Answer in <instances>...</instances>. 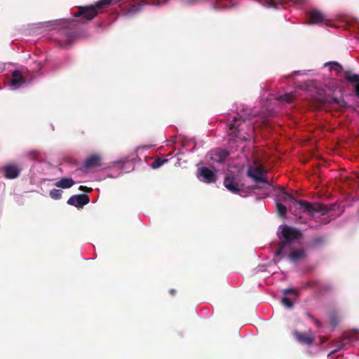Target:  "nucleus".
I'll list each match as a JSON object with an SVG mask.
<instances>
[{"label":"nucleus","instance_id":"nucleus-1","mask_svg":"<svg viewBox=\"0 0 359 359\" xmlns=\"http://www.w3.org/2000/svg\"><path fill=\"white\" fill-rule=\"evenodd\" d=\"M280 232L278 233V236L280 241L278 245L277 250L275 252L276 257H280L282 255L289 252L292 249V243L302 238L301 231L294 227L287 225L280 226Z\"/></svg>","mask_w":359,"mask_h":359},{"label":"nucleus","instance_id":"nucleus-2","mask_svg":"<svg viewBox=\"0 0 359 359\" xmlns=\"http://www.w3.org/2000/svg\"><path fill=\"white\" fill-rule=\"evenodd\" d=\"M281 197L282 200L284 201L290 200L294 205H298L299 208L302 210L303 212L307 213L309 215H313L316 212H319L322 215H325L330 210L329 208L321 203H311L306 201H297L292 195L285 191L282 193Z\"/></svg>","mask_w":359,"mask_h":359},{"label":"nucleus","instance_id":"nucleus-3","mask_svg":"<svg viewBox=\"0 0 359 359\" xmlns=\"http://www.w3.org/2000/svg\"><path fill=\"white\" fill-rule=\"evenodd\" d=\"M112 1L113 0H100L93 5L79 6L77 11L73 13V16L84 20H91L97 15L100 10L108 7Z\"/></svg>","mask_w":359,"mask_h":359},{"label":"nucleus","instance_id":"nucleus-4","mask_svg":"<svg viewBox=\"0 0 359 359\" xmlns=\"http://www.w3.org/2000/svg\"><path fill=\"white\" fill-rule=\"evenodd\" d=\"M267 170L263 165L259 163L257 160H254L247 170V175L257 183H264L269 184V181L266 177Z\"/></svg>","mask_w":359,"mask_h":359},{"label":"nucleus","instance_id":"nucleus-5","mask_svg":"<svg viewBox=\"0 0 359 359\" xmlns=\"http://www.w3.org/2000/svg\"><path fill=\"white\" fill-rule=\"evenodd\" d=\"M245 123V120L241 119V116H234L231 123L229 125V135L233 137H238L241 140H245L246 137L242 134L243 125Z\"/></svg>","mask_w":359,"mask_h":359},{"label":"nucleus","instance_id":"nucleus-6","mask_svg":"<svg viewBox=\"0 0 359 359\" xmlns=\"http://www.w3.org/2000/svg\"><path fill=\"white\" fill-rule=\"evenodd\" d=\"M102 165L101 156L99 154H93L86 158L80 170L83 172H88L90 170L100 168Z\"/></svg>","mask_w":359,"mask_h":359},{"label":"nucleus","instance_id":"nucleus-7","mask_svg":"<svg viewBox=\"0 0 359 359\" xmlns=\"http://www.w3.org/2000/svg\"><path fill=\"white\" fill-rule=\"evenodd\" d=\"M90 202V198L87 194L74 195L71 196L67 203L76 208H82Z\"/></svg>","mask_w":359,"mask_h":359},{"label":"nucleus","instance_id":"nucleus-8","mask_svg":"<svg viewBox=\"0 0 359 359\" xmlns=\"http://www.w3.org/2000/svg\"><path fill=\"white\" fill-rule=\"evenodd\" d=\"M224 187L233 194H238L241 191L239 184L235 177L231 174H228L224 180Z\"/></svg>","mask_w":359,"mask_h":359},{"label":"nucleus","instance_id":"nucleus-9","mask_svg":"<svg viewBox=\"0 0 359 359\" xmlns=\"http://www.w3.org/2000/svg\"><path fill=\"white\" fill-rule=\"evenodd\" d=\"M308 24H320L326 20L325 15L318 10L313 9L306 14Z\"/></svg>","mask_w":359,"mask_h":359},{"label":"nucleus","instance_id":"nucleus-10","mask_svg":"<svg viewBox=\"0 0 359 359\" xmlns=\"http://www.w3.org/2000/svg\"><path fill=\"white\" fill-rule=\"evenodd\" d=\"M21 169L15 164H7L4 167V177L7 179H15L19 177Z\"/></svg>","mask_w":359,"mask_h":359},{"label":"nucleus","instance_id":"nucleus-11","mask_svg":"<svg viewBox=\"0 0 359 359\" xmlns=\"http://www.w3.org/2000/svg\"><path fill=\"white\" fill-rule=\"evenodd\" d=\"M26 83V79L22 76L21 72L15 70L12 73V78L10 81V86L13 89H18Z\"/></svg>","mask_w":359,"mask_h":359},{"label":"nucleus","instance_id":"nucleus-12","mask_svg":"<svg viewBox=\"0 0 359 359\" xmlns=\"http://www.w3.org/2000/svg\"><path fill=\"white\" fill-rule=\"evenodd\" d=\"M199 175L203 177V181L207 183L215 182L217 176L215 173L207 167H202L198 169Z\"/></svg>","mask_w":359,"mask_h":359},{"label":"nucleus","instance_id":"nucleus-13","mask_svg":"<svg viewBox=\"0 0 359 359\" xmlns=\"http://www.w3.org/2000/svg\"><path fill=\"white\" fill-rule=\"evenodd\" d=\"M288 254V259L293 263L298 262L306 257V252L304 249L290 250Z\"/></svg>","mask_w":359,"mask_h":359},{"label":"nucleus","instance_id":"nucleus-14","mask_svg":"<svg viewBox=\"0 0 359 359\" xmlns=\"http://www.w3.org/2000/svg\"><path fill=\"white\" fill-rule=\"evenodd\" d=\"M345 79L350 82L355 83L354 86V93L355 96L359 98V75L358 74H351L350 72H345Z\"/></svg>","mask_w":359,"mask_h":359},{"label":"nucleus","instance_id":"nucleus-15","mask_svg":"<svg viewBox=\"0 0 359 359\" xmlns=\"http://www.w3.org/2000/svg\"><path fill=\"white\" fill-rule=\"evenodd\" d=\"M237 4L236 0H215L213 5L215 9H228L234 7Z\"/></svg>","mask_w":359,"mask_h":359},{"label":"nucleus","instance_id":"nucleus-16","mask_svg":"<svg viewBox=\"0 0 359 359\" xmlns=\"http://www.w3.org/2000/svg\"><path fill=\"white\" fill-rule=\"evenodd\" d=\"M293 335L299 343L303 344L311 345L314 341V338L308 336L306 333L294 331Z\"/></svg>","mask_w":359,"mask_h":359},{"label":"nucleus","instance_id":"nucleus-17","mask_svg":"<svg viewBox=\"0 0 359 359\" xmlns=\"http://www.w3.org/2000/svg\"><path fill=\"white\" fill-rule=\"evenodd\" d=\"M74 184L75 182L72 178L63 177L57 181L55 185L58 188L68 189L72 187Z\"/></svg>","mask_w":359,"mask_h":359},{"label":"nucleus","instance_id":"nucleus-18","mask_svg":"<svg viewBox=\"0 0 359 359\" xmlns=\"http://www.w3.org/2000/svg\"><path fill=\"white\" fill-rule=\"evenodd\" d=\"M326 102L329 104H336L339 108H346L347 103L341 98L329 97L326 100Z\"/></svg>","mask_w":359,"mask_h":359},{"label":"nucleus","instance_id":"nucleus-19","mask_svg":"<svg viewBox=\"0 0 359 359\" xmlns=\"http://www.w3.org/2000/svg\"><path fill=\"white\" fill-rule=\"evenodd\" d=\"M26 156L30 160L41 161V153L37 149H31L27 151Z\"/></svg>","mask_w":359,"mask_h":359},{"label":"nucleus","instance_id":"nucleus-20","mask_svg":"<svg viewBox=\"0 0 359 359\" xmlns=\"http://www.w3.org/2000/svg\"><path fill=\"white\" fill-rule=\"evenodd\" d=\"M146 4H147L146 1H144L140 2L137 4H133L128 8V13L131 14V15L133 13H135L138 12L144 5H146Z\"/></svg>","mask_w":359,"mask_h":359},{"label":"nucleus","instance_id":"nucleus-21","mask_svg":"<svg viewBox=\"0 0 359 359\" xmlns=\"http://www.w3.org/2000/svg\"><path fill=\"white\" fill-rule=\"evenodd\" d=\"M168 161V160L167 158H157L153 161V163L151 165V167L153 169H157Z\"/></svg>","mask_w":359,"mask_h":359},{"label":"nucleus","instance_id":"nucleus-22","mask_svg":"<svg viewBox=\"0 0 359 359\" xmlns=\"http://www.w3.org/2000/svg\"><path fill=\"white\" fill-rule=\"evenodd\" d=\"M276 210L278 214L281 217H284L287 213L286 206L280 203H276Z\"/></svg>","mask_w":359,"mask_h":359},{"label":"nucleus","instance_id":"nucleus-23","mask_svg":"<svg viewBox=\"0 0 359 359\" xmlns=\"http://www.w3.org/2000/svg\"><path fill=\"white\" fill-rule=\"evenodd\" d=\"M278 100L281 102L290 103L294 100V95L292 93H285L283 95H280Z\"/></svg>","mask_w":359,"mask_h":359},{"label":"nucleus","instance_id":"nucleus-24","mask_svg":"<svg viewBox=\"0 0 359 359\" xmlns=\"http://www.w3.org/2000/svg\"><path fill=\"white\" fill-rule=\"evenodd\" d=\"M62 194V190L53 189L50 191V196L54 200H58L61 198Z\"/></svg>","mask_w":359,"mask_h":359},{"label":"nucleus","instance_id":"nucleus-25","mask_svg":"<svg viewBox=\"0 0 359 359\" xmlns=\"http://www.w3.org/2000/svg\"><path fill=\"white\" fill-rule=\"evenodd\" d=\"M229 153L227 151H222L217 154L218 158L216 161L218 163H222L226 157L229 156Z\"/></svg>","mask_w":359,"mask_h":359},{"label":"nucleus","instance_id":"nucleus-26","mask_svg":"<svg viewBox=\"0 0 359 359\" xmlns=\"http://www.w3.org/2000/svg\"><path fill=\"white\" fill-rule=\"evenodd\" d=\"M281 303L285 307H286L287 309L293 308L292 302L287 297H284L282 298Z\"/></svg>","mask_w":359,"mask_h":359},{"label":"nucleus","instance_id":"nucleus-27","mask_svg":"<svg viewBox=\"0 0 359 359\" xmlns=\"http://www.w3.org/2000/svg\"><path fill=\"white\" fill-rule=\"evenodd\" d=\"M331 66L332 69H334L337 71L341 72L342 70V67L336 62H332L329 64Z\"/></svg>","mask_w":359,"mask_h":359},{"label":"nucleus","instance_id":"nucleus-28","mask_svg":"<svg viewBox=\"0 0 359 359\" xmlns=\"http://www.w3.org/2000/svg\"><path fill=\"white\" fill-rule=\"evenodd\" d=\"M306 316H308L311 320H312L315 323V324H316L318 327H320L322 326L321 323H320L319 320H318L315 319V318H313V317L310 313H306Z\"/></svg>","mask_w":359,"mask_h":359},{"label":"nucleus","instance_id":"nucleus-29","mask_svg":"<svg viewBox=\"0 0 359 359\" xmlns=\"http://www.w3.org/2000/svg\"><path fill=\"white\" fill-rule=\"evenodd\" d=\"M168 0H155L153 1L152 5L160 6L167 4Z\"/></svg>","mask_w":359,"mask_h":359},{"label":"nucleus","instance_id":"nucleus-30","mask_svg":"<svg viewBox=\"0 0 359 359\" xmlns=\"http://www.w3.org/2000/svg\"><path fill=\"white\" fill-rule=\"evenodd\" d=\"M208 0H186V3L189 5L196 4L199 2H205Z\"/></svg>","mask_w":359,"mask_h":359},{"label":"nucleus","instance_id":"nucleus-31","mask_svg":"<svg viewBox=\"0 0 359 359\" xmlns=\"http://www.w3.org/2000/svg\"><path fill=\"white\" fill-rule=\"evenodd\" d=\"M283 293L285 295H288L290 294H296V290L292 288H288L283 290Z\"/></svg>","mask_w":359,"mask_h":359},{"label":"nucleus","instance_id":"nucleus-32","mask_svg":"<svg viewBox=\"0 0 359 359\" xmlns=\"http://www.w3.org/2000/svg\"><path fill=\"white\" fill-rule=\"evenodd\" d=\"M79 189L80 191H84V192H87V193H90L92 191V188H90V187H87L86 186H80Z\"/></svg>","mask_w":359,"mask_h":359},{"label":"nucleus","instance_id":"nucleus-33","mask_svg":"<svg viewBox=\"0 0 359 359\" xmlns=\"http://www.w3.org/2000/svg\"><path fill=\"white\" fill-rule=\"evenodd\" d=\"M318 284H319L318 281H309L307 283V285L309 287L318 286Z\"/></svg>","mask_w":359,"mask_h":359},{"label":"nucleus","instance_id":"nucleus-34","mask_svg":"<svg viewBox=\"0 0 359 359\" xmlns=\"http://www.w3.org/2000/svg\"><path fill=\"white\" fill-rule=\"evenodd\" d=\"M344 344H342V343H341V344H340V346L338 347V348H337V349H336L335 351H334L333 352H335V351H338V350L342 349V348H343V347H344Z\"/></svg>","mask_w":359,"mask_h":359},{"label":"nucleus","instance_id":"nucleus-35","mask_svg":"<svg viewBox=\"0 0 359 359\" xmlns=\"http://www.w3.org/2000/svg\"><path fill=\"white\" fill-rule=\"evenodd\" d=\"M321 241H322L321 238H316V239H315V240L313 241V242H314L315 243H316V244H317V243H320Z\"/></svg>","mask_w":359,"mask_h":359},{"label":"nucleus","instance_id":"nucleus-36","mask_svg":"<svg viewBox=\"0 0 359 359\" xmlns=\"http://www.w3.org/2000/svg\"><path fill=\"white\" fill-rule=\"evenodd\" d=\"M176 291L173 289L170 290V293L172 294V295H175Z\"/></svg>","mask_w":359,"mask_h":359},{"label":"nucleus","instance_id":"nucleus-37","mask_svg":"<svg viewBox=\"0 0 359 359\" xmlns=\"http://www.w3.org/2000/svg\"><path fill=\"white\" fill-rule=\"evenodd\" d=\"M254 188H255V189H258L259 187H258V186H257V185H256V186H254Z\"/></svg>","mask_w":359,"mask_h":359}]
</instances>
